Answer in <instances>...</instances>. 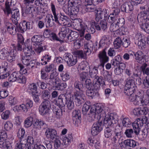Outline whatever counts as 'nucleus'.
<instances>
[{
    "instance_id": "f257e3e1",
    "label": "nucleus",
    "mask_w": 149,
    "mask_h": 149,
    "mask_svg": "<svg viewBox=\"0 0 149 149\" xmlns=\"http://www.w3.org/2000/svg\"><path fill=\"white\" fill-rule=\"evenodd\" d=\"M88 119L89 122L98 120V121L93 124L91 129L92 135H97L103 130L104 117L101 116V112H90L88 113Z\"/></svg>"
},
{
    "instance_id": "f03ea898",
    "label": "nucleus",
    "mask_w": 149,
    "mask_h": 149,
    "mask_svg": "<svg viewBox=\"0 0 149 149\" xmlns=\"http://www.w3.org/2000/svg\"><path fill=\"white\" fill-rule=\"evenodd\" d=\"M107 48H105L102 51L100 52L98 56L100 59V65H98L97 68H102L103 70H104V64L107 62L109 60V57L107 55ZM97 68V67H95L92 69L89 70V74L91 78H95L97 76L98 73Z\"/></svg>"
},
{
    "instance_id": "7ed1b4c3",
    "label": "nucleus",
    "mask_w": 149,
    "mask_h": 149,
    "mask_svg": "<svg viewBox=\"0 0 149 149\" xmlns=\"http://www.w3.org/2000/svg\"><path fill=\"white\" fill-rule=\"evenodd\" d=\"M16 47L14 44H12L11 46L8 48H3L0 51L3 60L7 59L10 62L15 61L17 55Z\"/></svg>"
},
{
    "instance_id": "20e7f679",
    "label": "nucleus",
    "mask_w": 149,
    "mask_h": 149,
    "mask_svg": "<svg viewBox=\"0 0 149 149\" xmlns=\"http://www.w3.org/2000/svg\"><path fill=\"white\" fill-rule=\"evenodd\" d=\"M6 8L3 9L4 13L8 15L11 14L12 20L14 23L16 25L17 24L18 21L19 19V13L18 9L11 10L9 2L6 1L5 3Z\"/></svg>"
},
{
    "instance_id": "39448f33",
    "label": "nucleus",
    "mask_w": 149,
    "mask_h": 149,
    "mask_svg": "<svg viewBox=\"0 0 149 149\" xmlns=\"http://www.w3.org/2000/svg\"><path fill=\"white\" fill-rule=\"evenodd\" d=\"M106 112H101V116L104 117L103 124L105 125V126L107 125L108 127H114L116 124L118 122V116L116 114L110 113L109 116L107 117L105 116Z\"/></svg>"
},
{
    "instance_id": "423d86ee",
    "label": "nucleus",
    "mask_w": 149,
    "mask_h": 149,
    "mask_svg": "<svg viewBox=\"0 0 149 149\" xmlns=\"http://www.w3.org/2000/svg\"><path fill=\"white\" fill-rule=\"evenodd\" d=\"M148 120L147 117L144 116L141 119L138 118L132 123L133 130L136 135H137L139 134L140 129L143 124L147 125V126H148L149 124H147Z\"/></svg>"
},
{
    "instance_id": "0eeeda50",
    "label": "nucleus",
    "mask_w": 149,
    "mask_h": 149,
    "mask_svg": "<svg viewBox=\"0 0 149 149\" xmlns=\"http://www.w3.org/2000/svg\"><path fill=\"white\" fill-rule=\"evenodd\" d=\"M142 11L140 12V14L138 15L137 17V19L139 22H143L146 19V21L148 22L149 21V5H146L140 7Z\"/></svg>"
},
{
    "instance_id": "6e6552de",
    "label": "nucleus",
    "mask_w": 149,
    "mask_h": 149,
    "mask_svg": "<svg viewBox=\"0 0 149 149\" xmlns=\"http://www.w3.org/2000/svg\"><path fill=\"white\" fill-rule=\"evenodd\" d=\"M33 105V102L30 100L26 101V105L22 104L19 106H15L12 109V111L15 112H19L23 111H30L29 108L32 107Z\"/></svg>"
},
{
    "instance_id": "1a4fd4ad",
    "label": "nucleus",
    "mask_w": 149,
    "mask_h": 149,
    "mask_svg": "<svg viewBox=\"0 0 149 149\" xmlns=\"http://www.w3.org/2000/svg\"><path fill=\"white\" fill-rule=\"evenodd\" d=\"M63 58L68 65L69 66L75 65L77 62V57L75 56H73L72 54L69 53H66Z\"/></svg>"
},
{
    "instance_id": "9d476101",
    "label": "nucleus",
    "mask_w": 149,
    "mask_h": 149,
    "mask_svg": "<svg viewBox=\"0 0 149 149\" xmlns=\"http://www.w3.org/2000/svg\"><path fill=\"white\" fill-rule=\"evenodd\" d=\"M71 96L70 94H65L60 95L56 101L55 104L60 106H64Z\"/></svg>"
},
{
    "instance_id": "9b49d317",
    "label": "nucleus",
    "mask_w": 149,
    "mask_h": 149,
    "mask_svg": "<svg viewBox=\"0 0 149 149\" xmlns=\"http://www.w3.org/2000/svg\"><path fill=\"white\" fill-rule=\"evenodd\" d=\"M45 135L48 139H50L52 141L58 136L57 135L56 131L51 128H48L46 130Z\"/></svg>"
},
{
    "instance_id": "f8f14e48",
    "label": "nucleus",
    "mask_w": 149,
    "mask_h": 149,
    "mask_svg": "<svg viewBox=\"0 0 149 149\" xmlns=\"http://www.w3.org/2000/svg\"><path fill=\"white\" fill-rule=\"evenodd\" d=\"M87 143L91 146H94L95 149L101 148V145L99 141L94 136H90L88 139Z\"/></svg>"
},
{
    "instance_id": "ddd939ff",
    "label": "nucleus",
    "mask_w": 149,
    "mask_h": 149,
    "mask_svg": "<svg viewBox=\"0 0 149 149\" xmlns=\"http://www.w3.org/2000/svg\"><path fill=\"white\" fill-rule=\"evenodd\" d=\"M84 93H81L78 92H74L73 96V100L76 105L79 106L81 105L83 102L82 100L84 99L83 97Z\"/></svg>"
},
{
    "instance_id": "4468645a",
    "label": "nucleus",
    "mask_w": 149,
    "mask_h": 149,
    "mask_svg": "<svg viewBox=\"0 0 149 149\" xmlns=\"http://www.w3.org/2000/svg\"><path fill=\"white\" fill-rule=\"evenodd\" d=\"M81 2L79 0H68V6L75 9L76 11L79 12V8L81 6Z\"/></svg>"
},
{
    "instance_id": "2eb2a0df",
    "label": "nucleus",
    "mask_w": 149,
    "mask_h": 149,
    "mask_svg": "<svg viewBox=\"0 0 149 149\" xmlns=\"http://www.w3.org/2000/svg\"><path fill=\"white\" fill-rule=\"evenodd\" d=\"M137 142L133 139H127L124 141L123 145L126 149H132L135 148L137 146Z\"/></svg>"
},
{
    "instance_id": "dca6fc26",
    "label": "nucleus",
    "mask_w": 149,
    "mask_h": 149,
    "mask_svg": "<svg viewBox=\"0 0 149 149\" xmlns=\"http://www.w3.org/2000/svg\"><path fill=\"white\" fill-rule=\"evenodd\" d=\"M135 59L140 63H144L145 61V55L141 51H138L136 53L133 52Z\"/></svg>"
},
{
    "instance_id": "f3484780",
    "label": "nucleus",
    "mask_w": 149,
    "mask_h": 149,
    "mask_svg": "<svg viewBox=\"0 0 149 149\" xmlns=\"http://www.w3.org/2000/svg\"><path fill=\"white\" fill-rule=\"evenodd\" d=\"M50 108L49 101H44L39 107V111L48 112Z\"/></svg>"
},
{
    "instance_id": "a211bd4d",
    "label": "nucleus",
    "mask_w": 149,
    "mask_h": 149,
    "mask_svg": "<svg viewBox=\"0 0 149 149\" xmlns=\"http://www.w3.org/2000/svg\"><path fill=\"white\" fill-rule=\"evenodd\" d=\"M120 8L122 11L129 13L133 9V3L131 2L124 3L121 6Z\"/></svg>"
},
{
    "instance_id": "6ab92c4d",
    "label": "nucleus",
    "mask_w": 149,
    "mask_h": 149,
    "mask_svg": "<svg viewBox=\"0 0 149 149\" xmlns=\"http://www.w3.org/2000/svg\"><path fill=\"white\" fill-rule=\"evenodd\" d=\"M95 13H96L95 19V21L93 20L91 22V26L94 25L95 27V29L97 31H100L101 28L100 25H99V23L98 22H99L100 19H101L97 10L96 12H95Z\"/></svg>"
},
{
    "instance_id": "aec40b11",
    "label": "nucleus",
    "mask_w": 149,
    "mask_h": 149,
    "mask_svg": "<svg viewBox=\"0 0 149 149\" xmlns=\"http://www.w3.org/2000/svg\"><path fill=\"white\" fill-rule=\"evenodd\" d=\"M6 28L7 29V31L11 35H14L17 31L16 29V26L13 25L9 22L6 23Z\"/></svg>"
},
{
    "instance_id": "412c9836",
    "label": "nucleus",
    "mask_w": 149,
    "mask_h": 149,
    "mask_svg": "<svg viewBox=\"0 0 149 149\" xmlns=\"http://www.w3.org/2000/svg\"><path fill=\"white\" fill-rule=\"evenodd\" d=\"M74 89L76 91L75 92H78L83 93L84 91L83 84L78 81H75L74 84Z\"/></svg>"
},
{
    "instance_id": "4be33fe9",
    "label": "nucleus",
    "mask_w": 149,
    "mask_h": 149,
    "mask_svg": "<svg viewBox=\"0 0 149 149\" xmlns=\"http://www.w3.org/2000/svg\"><path fill=\"white\" fill-rule=\"evenodd\" d=\"M63 10L64 12L67 14H68L72 17V16L75 15L78 12L77 11H76L75 9H72V8H71L70 7L68 6L66 8L63 6Z\"/></svg>"
},
{
    "instance_id": "5701e85b",
    "label": "nucleus",
    "mask_w": 149,
    "mask_h": 149,
    "mask_svg": "<svg viewBox=\"0 0 149 149\" xmlns=\"http://www.w3.org/2000/svg\"><path fill=\"white\" fill-rule=\"evenodd\" d=\"M45 21L47 24H48L49 26H52L54 24L53 16L51 14L47 15L45 19Z\"/></svg>"
},
{
    "instance_id": "b1692460",
    "label": "nucleus",
    "mask_w": 149,
    "mask_h": 149,
    "mask_svg": "<svg viewBox=\"0 0 149 149\" xmlns=\"http://www.w3.org/2000/svg\"><path fill=\"white\" fill-rule=\"evenodd\" d=\"M12 143L8 141H5L0 143L1 149H13Z\"/></svg>"
},
{
    "instance_id": "393cba45",
    "label": "nucleus",
    "mask_w": 149,
    "mask_h": 149,
    "mask_svg": "<svg viewBox=\"0 0 149 149\" xmlns=\"http://www.w3.org/2000/svg\"><path fill=\"white\" fill-rule=\"evenodd\" d=\"M16 25L17 31L19 33H24L26 30V24L25 23V20L23 21L22 23L19 25Z\"/></svg>"
},
{
    "instance_id": "a878e982",
    "label": "nucleus",
    "mask_w": 149,
    "mask_h": 149,
    "mask_svg": "<svg viewBox=\"0 0 149 149\" xmlns=\"http://www.w3.org/2000/svg\"><path fill=\"white\" fill-rule=\"evenodd\" d=\"M33 124L34 128L40 129L45 124V123L41 119H36L33 120Z\"/></svg>"
},
{
    "instance_id": "bb28decb",
    "label": "nucleus",
    "mask_w": 149,
    "mask_h": 149,
    "mask_svg": "<svg viewBox=\"0 0 149 149\" xmlns=\"http://www.w3.org/2000/svg\"><path fill=\"white\" fill-rule=\"evenodd\" d=\"M42 36L41 35H35L31 38L32 42L35 43V44L38 45L42 44L41 43L42 39Z\"/></svg>"
},
{
    "instance_id": "cd10ccee",
    "label": "nucleus",
    "mask_w": 149,
    "mask_h": 149,
    "mask_svg": "<svg viewBox=\"0 0 149 149\" xmlns=\"http://www.w3.org/2000/svg\"><path fill=\"white\" fill-rule=\"evenodd\" d=\"M74 116L73 115V120L75 122V125L78 126L81 123V112H75Z\"/></svg>"
},
{
    "instance_id": "c85d7f7f",
    "label": "nucleus",
    "mask_w": 149,
    "mask_h": 149,
    "mask_svg": "<svg viewBox=\"0 0 149 149\" xmlns=\"http://www.w3.org/2000/svg\"><path fill=\"white\" fill-rule=\"evenodd\" d=\"M24 3L26 6L24 13L26 14H29L33 12V4H31V3H28L26 2H24Z\"/></svg>"
},
{
    "instance_id": "c756f323",
    "label": "nucleus",
    "mask_w": 149,
    "mask_h": 149,
    "mask_svg": "<svg viewBox=\"0 0 149 149\" xmlns=\"http://www.w3.org/2000/svg\"><path fill=\"white\" fill-rule=\"evenodd\" d=\"M20 75V73L19 72H14L10 75L8 79L9 81L13 82L16 81Z\"/></svg>"
},
{
    "instance_id": "7c9ffc66",
    "label": "nucleus",
    "mask_w": 149,
    "mask_h": 149,
    "mask_svg": "<svg viewBox=\"0 0 149 149\" xmlns=\"http://www.w3.org/2000/svg\"><path fill=\"white\" fill-rule=\"evenodd\" d=\"M78 33L77 32L70 30V34L67 37L68 41L71 42L73 41H74L78 37Z\"/></svg>"
},
{
    "instance_id": "2f4dec72",
    "label": "nucleus",
    "mask_w": 149,
    "mask_h": 149,
    "mask_svg": "<svg viewBox=\"0 0 149 149\" xmlns=\"http://www.w3.org/2000/svg\"><path fill=\"white\" fill-rule=\"evenodd\" d=\"M126 88L127 87V88H132L136 90L137 87L135 84L134 81L132 79L128 80L126 82L125 86Z\"/></svg>"
},
{
    "instance_id": "473e14b6",
    "label": "nucleus",
    "mask_w": 149,
    "mask_h": 149,
    "mask_svg": "<svg viewBox=\"0 0 149 149\" xmlns=\"http://www.w3.org/2000/svg\"><path fill=\"white\" fill-rule=\"evenodd\" d=\"M50 93L47 90H43L41 94V97L44 101H49Z\"/></svg>"
},
{
    "instance_id": "72a5a7b5",
    "label": "nucleus",
    "mask_w": 149,
    "mask_h": 149,
    "mask_svg": "<svg viewBox=\"0 0 149 149\" xmlns=\"http://www.w3.org/2000/svg\"><path fill=\"white\" fill-rule=\"evenodd\" d=\"M115 126V127L113 130L114 134L117 138H120L121 137V127L120 125L117 124Z\"/></svg>"
},
{
    "instance_id": "f704fd0d",
    "label": "nucleus",
    "mask_w": 149,
    "mask_h": 149,
    "mask_svg": "<svg viewBox=\"0 0 149 149\" xmlns=\"http://www.w3.org/2000/svg\"><path fill=\"white\" fill-rule=\"evenodd\" d=\"M66 104H67L68 109L70 110H71L74 108V105L73 95H71V96L70 97L69 99Z\"/></svg>"
},
{
    "instance_id": "c9c22d12",
    "label": "nucleus",
    "mask_w": 149,
    "mask_h": 149,
    "mask_svg": "<svg viewBox=\"0 0 149 149\" xmlns=\"http://www.w3.org/2000/svg\"><path fill=\"white\" fill-rule=\"evenodd\" d=\"M122 39L120 37L116 38L113 42L114 48L116 49L119 48L122 45Z\"/></svg>"
},
{
    "instance_id": "e433bc0d",
    "label": "nucleus",
    "mask_w": 149,
    "mask_h": 149,
    "mask_svg": "<svg viewBox=\"0 0 149 149\" xmlns=\"http://www.w3.org/2000/svg\"><path fill=\"white\" fill-rule=\"evenodd\" d=\"M84 44L83 40L78 39L74 42V47L76 49H79Z\"/></svg>"
},
{
    "instance_id": "4c0bfd02",
    "label": "nucleus",
    "mask_w": 149,
    "mask_h": 149,
    "mask_svg": "<svg viewBox=\"0 0 149 149\" xmlns=\"http://www.w3.org/2000/svg\"><path fill=\"white\" fill-rule=\"evenodd\" d=\"M134 131L132 129H126L124 132L126 137L128 138H132L134 137Z\"/></svg>"
},
{
    "instance_id": "58836bf2",
    "label": "nucleus",
    "mask_w": 149,
    "mask_h": 149,
    "mask_svg": "<svg viewBox=\"0 0 149 149\" xmlns=\"http://www.w3.org/2000/svg\"><path fill=\"white\" fill-rule=\"evenodd\" d=\"M33 121V118L32 117L30 116L27 118L24 122V126L26 128L30 127Z\"/></svg>"
},
{
    "instance_id": "ea45409f",
    "label": "nucleus",
    "mask_w": 149,
    "mask_h": 149,
    "mask_svg": "<svg viewBox=\"0 0 149 149\" xmlns=\"http://www.w3.org/2000/svg\"><path fill=\"white\" fill-rule=\"evenodd\" d=\"M103 107L101 105L97 104L96 106H94L91 107L90 112H102L103 111Z\"/></svg>"
},
{
    "instance_id": "a19ab883",
    "label": "nucleus",
    "mask_w": 149,
    "mask_h": 149,
    "mask_svg": "<svg viewBox=\"0 0 149 149\" xmlns=\"http://www.w3.org/2000/svg\"><path fill=\"white\" fill-rule=\"evenodd\" d=\"M60 76L63 81H66L68 80L70 77L69 73L67 71H63L61 73Z\"/></svg>"
},
{
    "instance_id": "79ce46f5",
    "label": "nucleus",
    "mask_w": 149,
    "mask_h": 149,
    "mask_svg": "<svg viewBox=\"0 0 149 149\" xmlns=\"http://www.w3.org/2000/svg\"><path fill=\"white\" fill-rule=\"evenodd\" d=\"M113 131L110 127H107L104 130V135L106 138H108L112 135Z\"/></svg>"
},
{
    "instance_id": "37998d69",
    "label": "nucleus",
    "mask_w": 149,
    "mask_h": 149,
    "mask_svg": "<svg viewBox=\"0 0 149 149\" xmlns=\"http://www.w3.org/2000/svg\"><path fill=\"white\" fill-rule=\"evenodd\" d=\"M8 138L7 132L4 130L0 132V143L6 141Z\"/></svg>"
},
{
    "instance_id": "c03bdc74",
    "label": "nucleus",
    "mask_w": 149,
    "mask_h": 149,
    "mask_svg": "<svg viewBox=\"0 0 149 149\" xmlns=\"http://www.w3.org/2000/svg\"><path fill=\"white\" fill-rule=\"evenodd\" d=\"M78 68L81 70H88L90 69L89 66L87 62L85 61L81 63L78 66Z\"/></svg>"
},
{
    "instance_id": "a18cd8bd",
    "label": "nucleus",
    "mask_w": 149,
    "mask_h": 149,
    "mask_svg": "<svg viewBox=\"0 0 149 149\" xmlns=\"http://www.w3.org/2000/svg\"><path fill=\"white\" fill-rule=\"evenodd\" d=\"M95 81H96V82L99 83L102 86L105 85V80L101 76H97L95 78Z\"/></svg>"
},
{
    "instance_id": "49530a36",
    "label": "nucleus",
    "mask_w": 149,
    "mask_h": 149,
    "mask_svg": "<svg viewBox=\"0 0 149 149\" xmlns=\"http://www.w3.org/2000/svg\"><path fill=\"white\" fill-rule=\"evenodd\" d=\"M51 60V56L48 54L45 55L43 56L42 58L41 59L42 61L41 63L42 65H45L47 63V62Z\"/></svg>"
},
{
    "instance_id": "de8ad7c7",
    "label": "nucleus",
    "mask_w": 149,
    "mask_h": 149,
    "mask_svg": "<svg viewBox=\"0 0 149 149\" xmlns=\"http://www.w3.org/2000/svg\"><path fill=\"white\" fill-rule=\"evenodd\" d=\"M23 51L24 52V55L30 57L32 54H33L34 51H33L31 48V47H28L24 49Z\"/></svg>"
},
{
    "instance_id": "09e8293b",
    "label": "nucleus",
    "mask_w": 149,
    "mask_h": 149,
    "mask_svg": "<svg viewBox=\"0 0 149 149\" xmlns=\"http://www.w3.org/2000/svg\"><path fill=\"white\" fill-rule=\"evenodd\" d=\"M99 25L103 31H107V24L105 20H102L99 23Z\"/></svg>"
},
{
    "instance_id": "8fccbe9b",
    "label": "nucleus",
    "mask_w": 149,
    "mask_h": 149,
    "mask_svg": "<svg viewBox=\"0 0 149 149\" xmlns=\"http://www.w3.org/2000/svg\"><path fill=\"white\" fill-rule=\"evenodd\" d=\"M129 99L130 101L134 102V104L135 105H139L140 103L137 102L138 99H137V96L134 92L129 96Z\"/></svg>"
},
{
    "instance_id": "3c124183",
    "label": "nucleus",
    "mask_w": 149,
    "mask_h": 149,
    "mask_svg": "<svg viewBox=\"0 0 149 149\" xmlns=\"http://www.w3.org/2000/svg\"><path fill=\"white\" fill-rule=\"evenodd\" d=\"M40 114L42 115L45 116L46 118L50 122H54L55 120L54 117L52 116V117L50 116V113L49 112H40Z\"/></svg>"
},
{
    "instance_id": "603ef678",
    "label": "nucleus",
    "mask_w": 149,
    "mask_h": 149,
    "mask_svg": "<svg viewBox=\"0 0 149 149\" xmlns=\"http://www.w3.org/2000/svg\"><path fill=\"white\" fill-rule=\"evenodd\" d=\"M141 101V102L140 104L142 105H146L149 103V96L146 94V95L143 96Z\"/></svg>"
},
{
    "instance_id": "864d4df0",
    "label": "nucleus",
    "mask_w": 149,
    "mask_h": 149,
    "mask_svg": "<svg viewBox=\"0 0 149 149\" xmlns=\"http://www.w3.org/2000/svg\"><path fill=\"white\" fill-rule=\"evenodd\" d=\"M122 45L125 48H127L130 44V41L129 38L127 37H125L122 39Z\"/></svg>"
},
{
    "instance_id": "5fc2aeb1",
    "label": "nucleus",
    "mask_w": 149,
    "mask_h": 149,
    "mask_svg": "<svg viewBox=\"0 0 149 149\" xmlns=\"http://www.w3.org/2000/svg\"><path fill=\"white\" fill-rule=\"evenodd\" d=\"M67 86L66 83H58L55 86V88L58 90L62 91Z\"/></svg>"
},
{
    "instance_id": "6e6d98bb",
    "label": "nucleus",
    "mask_w": 149,
    "mask_h": 149,
    "mask_svg": "<svg viewBox=\"0 0 149 149\" xmlns=\"http://www.w3.org/2000/svg\"><path fill=\"white\" fill-rule=\"evenodd\" d=\"M43 10V9H42L41 8H38V7H34L33 6V12H36V13L37 14L44 16L45 12L42 11Z\"/></svg>"
},
{
    "instance_id": "4d7b16f0",
    "label": "nucleus",
    "mask_w": 149,
    "mask_h": 149,
    "mask_svg": "<svg viewBox=\"0 0 149 149\" xmlns=\"http://www.w3.org/2000/svg\"><path fill=\"white\" fill-rule=\"evenodd\" d=\"M13 127V124L10 121H7L4 125V128L7 131L11 130Z\"/></svg>"
},
{
    "instance_id": "13d9d810",
    "label": "nucleus",
    "mask_w": 149,
    "mask_h": 149,
    "mask_svg": "<svg viewBox=\"0 0 149 149\" xmlns=\"http://www.w3.org/2000/svg\"><path fill=\"white\" fill-rule=\"evenodd\" d=\"M29 89L31 90L32 93H38L37 91V88L36 84L32 83L29 86Z\"/></svg>"
},
{
    "instance_id": "bf43d9fd",
    "label": "nucleus",
    "mask_w": 149,
    "mask_h": 149,
    "mask_svg": "<svg viewBox=\"0 0 149 149\" xmlns=\"http://www.w3.org/2000/svg\"><path fill=\"white\" fill-rule=\"evenodd\" d=\"M136 90V89H134V88L133 89L132 88H127V87L126 88V86H125L124 88V93L125 95H127V96H130L134 93V91H135Z\"/></svg>"
},
{
    "instance_id": "052dcab7",
    "label": "nucleus",
    "mask_w": 149,
    "mask_h": 149,
    "mask_svg": "<svg viewBox=\"0 0 149 149\" xmlns=\"http://www.w3.org/2000/svg\"><path fill=\"white\" fill-rule=\"evenodd\" d=\"M93 42H88L86 44V48L87 50L85 51V52L86 53H87L91 54L92 51L93 49Z\"/></svg>"
},
{
    "instance_id": "680f3d73",
    "label": "nucleus",
    "mask_w": 149,
    "mask_h": 149,
    "mask_svg": "<svg viewBox=\"0 0 149 149\" xmlns=\"http://www.w3.org/2000/svg\"><path fill=\"white\" fill-rule=\"evenodd\" d=\"M85 52V51L84 52L82 50H77L75 52V54L78 58L85 59L86 55Z\"/></svg>"
},
{
    "instance_id": "e2e57ef3",
    "label": "nucleus",
    "mask_w": 149,
    "mask_h": 149,
    "mask_svg": "<svg viewBox=\"0 0 149 149\" xmlns=\"http://www.w3.org/2000/svg\"><path fill=\"white\" fill-rule=\"evenodd\" d=\"M25 23L26 24V30L33 29L34 28V23L33 21L28 22H26L25 21Z\"/></svg>"
},
{
    "instance_id": "0e129e2a",
    "label": "nucleus",
    "mask_w": 149,
    "mask_h": 149,
    "mask_svg": "<svg viewBox=\"0 0 149 149\" xmlns=\"http://www.w3.org/2000/svg\"><path fill=\"white\" fill-rule=\"evenodd\" d=\"M52 142H54V146L55 148L57 149L60 147L61 143L59 136L56 138Z\"/></svg>"
},
{
    "instance_id": "69168bd1",
    "label": "nucleus",
    "mask_w": 149,
    "mask_h": 149,
    "mask_svg": "<svg viewBox=\"0 0 149 149\" xmlns=\"http://www.w3.org/2000/svg\"><path fill=\"white\" fill-rule=\"evenodd\" d=\"M137 45L140 49H143L145 48L146 42L144 40L141 39L139 40Z\"/></svg>"
},
{
    "instance_id": "338daca9",
    "label": "nucleus",
    "mask_w": 149,
    "mask_h": 149,
    "mask_svg": "<svg viewBox=\"0 0 149 149\" xmlns=\"http://www.w3.org/2000/svg\"><path fill=\"white\" fill-rule=\"evenodd\" d=\"M119 29V27L115 23H112L110 25V30L113 32L117 31Z\"/></svg>"
},
{
    "instance_id": "774afa93",
    "label": "nucleus",
    "mask_w": 149,
    "mask_h": 149,
    "mask_svg": "<svg viewBox=\"0 0 149 149\" xmlns=\"http://www.w3.org/2000/svg\"><path fill=\"white\" fill-rule=\"evenodd\" d=\"M122 123L123 126L125 127H129L131 124V122L129 119L128 118H125L123 119L122 121Z\"/></svg>"
}]
</instances>
